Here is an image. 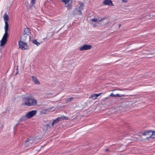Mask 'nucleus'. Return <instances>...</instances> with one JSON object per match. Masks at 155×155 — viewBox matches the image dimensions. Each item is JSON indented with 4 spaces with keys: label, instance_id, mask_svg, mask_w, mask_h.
<instances>
[{
    "label": "nucleus",
    "instance_id": "9",
    "mask_svg": "<svg viewBox=\"0 0 155 155\" xmlns=\"http://www.w3.org/2000/svg\"><path fill=\"white\" fill-rule=\"evenodd\" d=\"M62 1L64 2L65 5L68 8L70 9L71 7V3L72 1L71 0H62Z\"/></svg>",
    "mask_w": 155,
    "mask_h": 155
},
{
    "label": "nucleus",
    "instance_id": "17",
    "mask_svg": "<svg viewBox=\"0 0 155 155\" xmlns=\"http://www.w3.org/2000/svg\"><path fill=\"white\" fill-rule=\"evenodd\" d=\"M124 96V94H114L113 93H111L109 96V97H122Z\"/></svg>",
    "mask_w": 155,
    "mask_h": 155
},
{
    "label": "nucleus",
    "instance_id": "11",
    "mask_svg": "<svg viewBox=\"0 0 155 155\" xmlns=\"http://www.w3.org/2000/svg\"><path fill=\"white\" fill-rule=\"evenodd\" d=\"M142 138H143L142 136H141L139 135H135L132 138H130L128 139L129 140H137L140 139L142 140Z\"/></svg>",
    "mask_w": 155,
    "mask_h": 155
},
{
    "label": "nucleus",
    "instance_id": "25",
    "mask_svg": "<svg viewBox=\"0 0 155 155\" xmlns=\"http://www.w3.org/2000/svg\"><path fill=\"white\" fill-rule=\"evenodd\" d=\"M151 133L152 135V137H153V136H155V131H151Z\"/></svg>",
    "mask_w": 155,
    "mask_h": 155
},
{
    "label": "nucleus",
    "instance_id": "33",
    "mask_svg": "<svg viewBox=\"0 0 155 155\" xmlns=\"http://www.w3.org/2000/svg\"><path fill=\"white\" fill-rule=\"evenodd\" d=\"M108 149H107L106 150V151H108Z\"/></svg>",
    "mask_w": 155,
    "mask_h": 155
},
{
    "label": "nucleus",
    "instance_id": "14",
    "mask_svg": "<svg viewBox=\"0 0 155 155\" xmlns=\"http://www.w3.org/2000/svg\"><path fill=\"white\" fill-rule=\"evenodd\" d=\"M105 19L104 18H100L98 17L96 18H94L91 19V21L94 22H100Z\"/></svg>",
    "mask_w": 155,
    "mask_h": 155
},
{
    "label": "nucleus",
    "instance_id": "8",
    "mask_svg": "<svg viewBox=\"0 0 155 155\" xmlns=\"http://www.w3.org/2000/svg\"><path fill=\"white\" fill-rule=\"evenodd\" d=\"M19 47L22 49H25L27 48V46L26 43L20 41L19 42Z\"/></svg>",
    "mask_w": 155,
    "mask_h": 155
},
{
    "label": "nucleus",
    "instance_id": "7",
    "mask_svg": "<svg viewBox=\"0 0 155 155\" xmlns=\"http://www.w3.org/2000/svg\"><path fill=\"white\" fill-rule=\"evenodd\" d=\"M91 45L86 44L81 47L79 48V50L81 51L88 50L91 49Z\"/></svg>",
    "mask_w": 155,
    "mask_h": 155
},
{
    "label": "nucleus",
    "instance_id": "26",
    "mask_svg": "<svg viewBox=\"0 0 155 155\" xmlns=\"http://www.w3.org/2000/svg\"><path fill=\"white\" fill-rule=\"evenodd\" d=\"M121 90H121V89H118V90L113 89V90H112L111 91L113 92L115 91L116 92V93H117L118 91H121Z\"/></svg>",
    "mask_w": 155,
    "mask_h": 155
},
{
    "label": "nucleus",
    "instance_id": "19",
    "mask_svg": "<svg viewBox=\"0 0 155 155\" xmlns=\"http://www.w3.org/2000/svg\"><path fill=\"white\" fill-rule=\"evenodd\" d=\"M51 109V108H49L48 109L42 110L40 111V113L41 114H45L47 112L49 111Z\"/></svg>",
    "mask_w": 155,
    "mask_h": 155
},
{
    "label": "nucleus",
    "instance_id": "32",
    "mask_svg": "<svg viewBox=\"0 0 155 155\" xmlns=\"http://www.w3.org/2000/svg\"><path fill=\"white\" fill-rule=\"evenodd\" d=\"M121 26V25L120 24H119V28Z\"/></svg>",
    "mask_w": 155,
    "mask_h": 155
},
{
    "label": "nucleus",
    "instance_id": "27",
    "mask_svg": "<svg viewBox=\"0 0 155 155\" xmlns=\"http://www.w3.org/2000/svg\"><path fill=\"white\" fill-rule=\"evenodd\" d=\"M122 1V2L125 3H127L128 2V0H121Z\"/></svg>",
    "mask_w": 155,
    "mask_h": 155
},
{
    "label": "nucleus",
    "instance_id": "20",
    "mask_svg": "<svg viewBox=\"0 0 155 155\" xmlns=\"http://www.w3.org/2000/svg\"><path fill=\"white\" fill-rule=\"evenodd\" d=\"M60 121L61 120L60 118V117H58L55 120H54L53 121L52 124V126H54V124L57 123L59 121Z\"/></svg>",
    "mask_w": 155,
    "mask_h": 155
},
{
    "label": "nucleus",
    "instance_id": "16",
    "mask_svg": "<svg viewBox=\"0 0 155 155\" xmlns=\"http://www.w3.org/2000/svg\"><path fill=\"white\" fill-rule=\"evenodd\" d=\"M84 5L83 3H81L80 4V6L79 7V8H77L76 9V10L78 11L77 13L78 14H80L81 13V10L83 9V7Z\"/></svg>",
    "mask_w": 155,
    "mask_h": 155
},
{
    "label": "nucleus",
    "instance_id": "2",
    "mask_svg": "<svg viewBox=\"0 0 155 155\" xmlns=\"http://www.w3.org/2000/svg\"><path fill=\"white\" fill-rule=\"evenodd\" d=\"M141 134L143 136V138H142V140L143 141L148 140L150 138L154 137H152L151 130H150L145 131L142 133Z\"/></svg>",
    "mask_w": 155,
    "mask_h": 155
},
{
    "label": "nucleus",
    "instance_id": "23",
    "mask_svg": "<svg viewBox=\"0 0 155 155\" xmlns=\"http://www.w3.org/2000/svg\"><path fill=\"white\" fill-rule=\"evenodd\" d=\"M61 120H68V117L66 116H62L60 117Z\"/></svg>",
    "mask_w": 155,
    "mask_h": 155
},
{
    "label": "nucleus",
    "instance_id": "30",
    "mask_svg": "<svg viewBox=\"0 0 155 155\" xmlns=\"http://www.w3.org/2000/svg\"><path fill=\"white\" fill-rule=\"evenodd\" d=\"M108 98L107 97H105L104 98V100H106L108 99Z\"/></svg>",
    "mask_w": 155,
    "mask_h": 155
},
{
    "label": "nucleus",
    "instance_id": "28",
    "mask_svg": "<svg viewBox=\"0 0 155 155\" xmlns=\"http://www.w3.org/2000/svg\"><path fill=\"white\" fill-rule=\"evenodd\" d=\"M153 56V54H151L150 55H148V57L149 58L152 57Z\"/></svg>",
    "mask_w": 155,
    "mask_h": 155
},
{
    "label": "nucleus",
    "instance_id": "13",
    "mask_svg": "<svg viewBox=\"0 0 155 155\" xmlns=\"http://www.w3.org/2000/svg\"><path fill=\"white\" fill-rule=\"evenodd\" d=\"M30 39L29 35H26L24 34L21 38V40L22 41H25Z\"/></svg>",
    "mask_w": 155,
    "mask_h": 155
},
{
    "label": "nucleus",
    "instance_id": "24",
    "mask_svg": "<svg viewBox=\"0 0 155 155\" xmlns=\"http://www.w3.org/2000/svg\"><path fill=\"white\" fill-rule=\"evenodd\" d=\"M73 99V97H71L70 98H68L67 100V102H70L71 101H72Z\"/></svg>",
    "mask_w": 155,
    "mask_h": 155
},
{
    "label": "nucleus",
    "instance_id": "15",
    "mask_svg": "<svg viewBox=\"0 0 155 155\" xmlns=\"http://www.w3.org/2000/svg\"><path fill=\"white\" fill-rule=\"evenodd\" d=\"M102 94V93H100L99 94H91V95L90 97L89 98H91L93 99H97V97L100 95L101 94Z\"/></svg>",
    "mask_w": 155,
    "mask_h": 155
},
{
    "label": "nucleus",
    "instance_id": "12",
    "mask_svg": "<svg viewBox=\"0 0 155 155\" xmlns=\"http://www.w3.org/2000/svg\"><path fill=\"white\" fill-rule=\"evenodd\" d=\"M104 5H108L110 6H114V5L111 0H104L103 2Z\"/></svg>",
    "mask_w": 155,
    "mask_h": 155
},
{
    "label": "nucleus",
    "instance_id": "5",
    "mask_svg": "<svg viewBox=\"0 0 155 155\" xmlns=\"http://www.w3.org/2000/svg\"><path fill=\"white\" fill-rule=\"evenodd\" d=\"M30 96H27L23 98L22 103V105L30 106Z\"/></svg>",
    "mask_w": 155,
    "mask_h": 155
},
{
    "label": "nucleus",
    "instance_id": "31",
    "mask_svg": "<svg viewBox=\"0 0 155 155\" xmlns=\"http://www.w3.org/2000/svg\"><path fill=\"white\" fill-rule=\"evenodd\" d=\"M47 127H49V124H47Z\"/></svg>",
    "mask_w": 155,
    "mask_h": 155
},
{
    "label": "nucleus",
    "instance_id": "1",
    "mask_svg": "<svg viewBox=\"0 0 155 155\" xmlns=\"http://www.w3.org/2000/svg\"><path fill=\"white\" fill-rule=\"evenodd\" d=\"M4 20L5 22L4 27L5 33L3 35L2 38L0 41V45L3 46L4 45L7 41V38L8 36V21L9 20V17L6 13H5L3 16Z\"/></svg>",
    "mask_w": 155,
    "mask_h": 155
},
{
    "label": "nucleus",
    "instance_id": "3",
    "mask_svg": "<svg viewBox=\"0 0 155 155\" xmlns=\"http://www.w3.org/2000/svg\"><path fill=\"white\" fill-rule=\"evenodd\" d=\"M36 143V142L35 139L34 138H31L27 140L25 142V145L26 147H30Z\"/></svg>",
    "mask_w": 155,
    "mask_h": 155
},
{
    "label": "nucleus",
    "instance_id": "10",
    "mask_svg": "<svg viewBox=\"0 0 155 155\" xmlns=\"http://www.w3.org/2000/svg\"><path fill=\"white\" fill-rule=\"evenodd\" d=\"M36 0H30L29 2H26L25 3V5L28 8L32 7L35 2Z\"/></svg>",
    "mask_w": 155,
    "mask_h": 155
},
{
    "label": "nucleus",
    "instance_id": "18",
    "mask_svg": "<svg viewBox=\"0 0 155 155\" xmlns=\"http://www.w3.org/2000/svg\"><path fill=\"white\" fill-rule=\"evenodd\" d=\"M32 79L33 81L35 84L37 85L40 84V82L36 77L33 76L32 77Z\"/></svg>",
    "mask_w": 155,
    "mask_h": 155
},
{
    "label": "nucleus",
    "instance_id": "29",
    "mask_svg": "<svg viewBox=\"0 0 155 155\" xmlns=\"http://www.w3.org/2000/svg\"><path fill=\"white\" fill-rule=\"evenodd\" d=\"M94 26V27H95L96 26V25L95 24H93V23H91Z\"/></svg>",
    "mask_w": 155,
    "mask_h": 155
},
{
    "label": "nucleus",
    "instance_id": "21",
    "mask_svg": "<svg viewBox=\"0 0 155 155\" xmlns=\"http://www.w3.org/2000/svg\"><path fill=\"white\" fill-rule=\"evenodd\" d=\"M30 33L29 29L28 28H26L24 31V34L26 35H29Z\"/></svg>",
    "mask_w": 155,
    "mask_h": 155
},
{
    "label": "nucleus",
    "instance_id": "22",
    "mask_svg": "<svg viewBox=\"0 0 155 155\" xmlns=\"http://www.w3.org/2000/svg\"><path fill=\"white\" fill-rule=\"evenodd\" d=\"M32 41L33 43L36 45L37 46H38L40 45V43L38 42L36 39L33 40Z\"/></svg>",
    "mask_w": 155,
    "mask_h": 155
},
{
    "label": "nucleus",
    "instance_id": "4",
    "mask_svg": "<svg viewBox=\"0 0 155 155\" xmlns=\"http://www.w3.org/2000/svg\"><path fill=\"white\" fill-rule=\"evenodd\" d=\"M37 112L36 110L30 111L27 113L25 114V117L27 119L31 118L36 114Z\"/></svg>",
    "mask_w": 155,
    "mask_h": 155
},
{
    "label": "nucleus",
    "instance_id": "6",
    "mask_svg": "<svg viewBox=\"0 0 155 155\" xmlns=\"http://www.w3.org/2000/svg\"><path fill=\"white\" fill-rule=\"evenodd\" d=\"M30 106H35L37 104V100L34 97L30 96Z\"/></svg>",
    "mask_w": 155,
    "mask_h": 155
}]
</instances>
